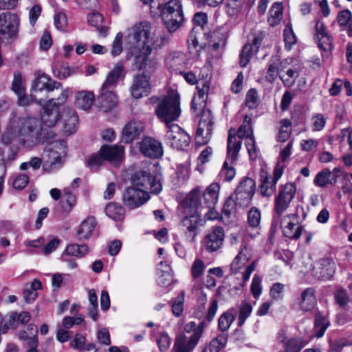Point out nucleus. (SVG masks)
I'll use <instances>...</instances> for the list:
<instances>
[{
    "instance_id": "423d86ee",
    "label": "nucleus",
    "mask_w": 352,
    "mask_h": 352,
    "mask_svg": "<svg viewBox=\"0 0 352 352\" xmlns=\"http://www.w3.org/2000/svg\"><path fill=\"white\" fill-rule=\"evenodd\" d=\"M296 192L294 183H287L279 188L278 195L274 201V212L280 217L289 207Z\"/></svg>"
},
{
    "instance_id": "ddd939ff",
    "label": "nucleus",
    "mask_w": 352,
    "mask_h": 352,
    "mask_svg": "<svg viewBox=\"0 0 352 352\" xmlns=\"http://www.w3.org/2000/svg\"><path fill=\"white\" fill-rule=\"evenodd\" d=\"M19 19L17 14L4 12L0 14V34L6 38H12L18 32Z\"/></svg>"
},
{
    "instance_id": "13d9d810",
    "label": "nucleus",
    "mask_w": 352,
    "mask_h": 352,
    "mask_svg": "<svg viewBox=\"0 0 352 352\" xmlns=\"http://www.w3.org/2000/svg\"><path fill=\"white\" fill-rule=\"evenodd\" d=\"M16 96L18 98L17 103L19 106H28L33 101H36L40 104L41 103V100H37L36 94L32 91H31V94L30 96H28L25 91L22 92V94H17Z\"/></svg>"
},
{
    "instance_id": "f8f14e48",
    "label": "nucleus",
    "mask_w": 352,
    "mask_h": 352,
    "mask_svg": "<svg viewBox=\"0 0 352 352\" xmlns=\"http://www.w3.org/2000/svg\"><path fill=\"white\" fill-rule=\"evenodd\" d=\"M283 170L276 167L273 175L262 171L260 175L259 192L263 196L270 197L276 190V186L278 179L281 177Z\"/></svg>"
},
{
    "instance_id": "4468645a",
    "label": "nucleus",
    "mask_w": 352,
    "mask_h": 352,
    "mask_svg": "<svg viewBox=\"0 0 352 352\" xmlns=\"http://www.w3.org/2000/svg\"><path fill=\"white\" fill-rule=\"evenodd\" d=\"M336 263L330 258H323L319 260L312 268L311 274L318 280H327L335 274Z\"/></svg>"
},
{
    "instance_id": "f03ea898",
    "label": "nucleus",
    "mask_w": 352,
    "mask_h": 352,
    "mask_svg": "<svg viewBox=\"0 0 352 352\" xmlns=\"http://www.w3.org/2000/svg\"><path fill=\"white\" fill-rule=\"evenodd\" d=\"M15 125L20 144L26 146H34L44 140L47 141L54 135V133H49L42 126L41 121L34 117L19 118Z\"/></svg>"
},
{
    "instance_id": "aec40b11",
    "label": "nucleus",
    "mask_w": 352,
    "mask_h": 352,
    "mask_svg": "<svg viewBox=\"0 0 352 352\" xmlns=\"http://www.w3.org/2000/svg\"><path fill=\"white\" fill-rule=\"evenodd\" d=\"M60 118L59 108L56 105L54 100H50L43 107L41 113V123L48 128L54 126Z\"/></svg>"
},
{
    "instance_id": "0e129e2a",
    "label": "nucleus",
    "mask_w": 352,
    "mask_h": 352,
    "mask_svg": "<svg viewBox=\"0 0 352 352\" xmlns=\"http://www.w3.org/2000/svg\"><path fill=\"white\" fill-rule=\"evenodd\" d=\"M54 25L58 30H65L67 26V19L65 13L59 12L54 16Z\"/></svg>"
},
{
    "instance_id": "c03bdc74",
    "label": "nucleus",
    "mask_w": 352,
    "mask_h": 352,
    "mask_svg": "<svg viewBox=\"0 0 352 352\" xmlns=\"http://www.w3.org/2000/svg\"><path fill=\"white\" fill-rule=\"evenodd\" d=\"M280 128L277 136L279 142H285L291 136L292 134V122L288 119H282L280 121Z\"/></svg>"
},
{
    "instance_id": "79ce46f5",
    "label": "nucleus",
    "mask_w": 352,
    "mask_h": 352,
    "mask_svg": "<svg viewBox=\"0 0 352 352\" xmlns=\"http://www.w3.org/2000/svg\"><path fill=\"white\" fill-rule=\"evenodd\" d=\"M283 5L280 3H274L270 10L268 22L271 26L277 25L283 18Z\"/></svg>"
},
{
    "instance_id": "ea45409f",
    "label": "nucleus",
    "mask_w": 352,
    "mask_h": 352,
    "mask_svg": "<svg viewBox=\"0 0 352 352\" xmlns=\"http://www.w3.org/2000/svg\"><path fill=\"white\" fill-rule=\"evenodd\" d=\"M63 131L66 134L70 135L76 131L78 123V116L74 111L69 109L66 116H63Z\"/></svg>"
},
{
    "instance_id": "412c9836",
    "label": "nucleus",
    "mask_w": 352,
    "mask_h": 352,
    "mask_svg": "<svg viewBox=\"0 0 352 352\" xmlns=\"http://www.w3.org/2000/svg\"><path fill=\"white\" fill-rule=\"evenodd\" d=\"M291 59L286 58L280 60L278 56H273L269 64L266 78L268 81H274L277 76H280L289 67Z\"/></svg>"
},
{
    "instance_id": "37998d69",
    "label": "nucleus",
    "mask_w": 352,
    "mask_h": 352,
    "mask_svg": "<svg viewBox=\"0 0 352 352\" xmlns=\"http://www.w3.org/2000/svg\"><path fill=\"white\" fill-rule=\"evenodd\" d=\"M185 63V58L183 53L175 52L170 53L166 60L167 67L170 69L177 70L179 66Z\"/></svg>"
},
{
    "instance_id": "c85d7f7f",
    "label": "nucleus",
    "mask_w": 352,
    "mask_h": 352,
    "mask_svg": "<svg viewBox=\"0 0 352 352\" xmlns=\"http://www.w3.org/2000/svg\"><path fill=\"white\" fill-rule=\"evenodd\" d=\"M144 129L143 124L137 120L127 123L122 129V140L124 143H130L138 138Z\"/></svg>"
},
{
    "instance_id": "680f3d73",
    "label": "nucleus",
    "mask_w": 352,
    "mask_h": 352,
    "mask_svg": "<svg viewBox=\"0 0 352 352\" xmlns=\"http://www.w3.org/2000/svg\"><path fill=\"white\" fill-rule=\"evenodd\" d=\"M12 89L16 95L22 94V92L25 91V88L23 85L22 76L19 72H15L14 74Z\"/></svg>"
},
{
    "instance_id": "3c124183",
    "label": "nucleus",
    "mask_w": 352,
    "mask_h": 352,
    "mask_svg": "<svg viewBox=\"0 0 352 352\" xmlns=\"http://www.w3.org/2000/svg\"><path fill=\"white\" fill-rule=\"evenodd\" d=\"M333 296L336 303L343 309H345L350 302V297L343 288L335 291Z\"/></svg>"
},
{
    "instance_id": "de8ad7c7",
    "label": "nucleus",
    "mask_w": 352,
    "mask_h": 352,
    "mask_svg": "<svg viewBox=\"0 0 352 352\" xmlns=\"http://www.w3.org/2000/svg\"><path fill=\"white\" fill-rule=\"evenodd\" d=\"M235 320V315L231 310L223 313L219 318V328L222 331H227Z\"/></svg>"
},
{
    "instance_id": "c9c22d12",
    "label": "nucleus",
    "mask_w": 352,
    "mask_h": 352,
    "mask_svg": "<svg viewBox=\"0 0 352 352\" xmlns=\"http://www.w3.org/2000/svg\"><path fill=\"white\" fill-rule=\"evenodd\" d=\"M220 186L217 183L211 184L205 190L203 196L206 207H214L217 202Z\"/></svg>"
},
{
    "instance_id": "a18cd8bd",
    "label": "nucleus",
    "mask_w": 352,
    "mask_h": 352,
    "mask_svg": "<svg viewBox=\"0 0 352 352\" xmlns=\"http://www.w3.org/2000/svg\"><path fill=\"white\" fill-rule=\"evenodd\" d=\"M88 252L89 248L85 244H70L65 249V254L80 258L84 256Z\"/></svg>"
},
{
    "instance_id": "7c9ffc66",
    "label": "nucleus",
    "mask_w": 352,
    "mask_h": 352,
    "mask_svg": "<svg viewBox=\"0 0 352 352\" xmlns=\"http://www.w3.org/2000/svg\"><path fill=\"white\" fill-rule=\"evenodd\" d=\"M284 221L287 225L283 228V234L289 239H297L302 234V227L298 226L297 217L295 214H289L284 217Z\"/></svg>"
},
{
    "instance_id": "4c0bfd02",
    "label": "nucleus",
    "mask_w": 352,
    "mask_h": 352,
    "mask_svg": "<svg viewBox=\"0 0 352 352\" xmlns=\"http://www.w3.org/2000/svg\"><path fill=\"white\" fill-rule=\"evenodd\" d=\"M337 181V176L328 169L319 172L315 179L314 184L319 187H324L327 184H334Z\"/></svg>"
},
{
    "instance_id": "f257e3e1",
    "label": "nucleus",
    "mask_w": 352,
    "mask_h": 352,
    "mask_svg": "<svg viewBox=\"0 0 352 352\" xmlns=\"http://www.w3.org/2000/svg\"><path fill=\"white\" fill-rule=\"evenodd\" d=\"M151 30V23L142 21L130 28L125 38L126 47L132 55L140 52L135 57L136 67L143 71L142 74H147L149 78L158 66L157 59L150 56L152 47L156 42L150 38Z\"/></svg>"
},
{
    "instance_id": "e2e57ef3",
    "label": "nucleus",
    "mask_w": 352,
    "mask_h": 352,
    "mask_svg": "<svg viewBox=\"0 0 352 352\" xmlns=\"http://www.w3.org/2000/svg\"><path fill=\"white\" fill-rule=\"evenodd\" d=\"M167 270H161L162 274L158 278V283L162 287L169 285L173 281V276L170 272L169 265H166Z\"/></svg>"
},
{
    "instance_id": "5701e85b",
    "label": "nucleus",
    "mask_w": 352,
    "mask_h": 352,
    "mask_svg": "<svg viewBox=\"0 0 352 352\" xmlns=\"http://www.w3.org/2000/svg\"><path fill=\"white\" fill-rule=\"evenodd\" d=\"M66 155V144L64 141L55 143L50 151V169L52 170L59 168Z\"/></svg>"
},
{
    "instance_id": "39448f33",
    "label": "nucleus",
    "mask_w": 352,
    "mask_h": 352,
    "mask_svg": "<svg viewBox=\"0 0 352 352\" xmlns=\"http://www.w3.org/2000/svg\"><path fill=\"white\" fill-rule=\"evenodd\" d=\"M148 170H140L135 173L132 177L133 186L144 190L148 193L157 194L162 190V185L151 172Z\"/></svg>"
},
{
    "instance_id": "c756f323",
    "label": "nucleus",
    "mask_w": 352,
    "mask_h": 352,
    "mask_svg": "<svg viewBox=\"0 0 352 352\" xmlns=\"http://www.w3.org/2000/svg\"><path fill=\"white\" fill-rule=\"evenodd\" d=\"M95 100L94 92L87 90H81L76 92L74 96L75 106L84 111L91 109Z\"/></svg>"
},
{
    "instance_id": "bf43d9fd",
    "label": "nucleus",
    "mask_w": 352,
    "mask_h": 352,
    "mask_svg": "<svg viewBox=\"0 0 352 352\" xmlns=\"http://www.w3.org/2000/svg\"><path fill=\"white\" fill-rule=\"evenodd\" d=\"M122 38L121 32H118L115 37L111 50V54L114 57L119 56L122 52Z\"/></svg>"
},
{
    "instance_id": "a878e982",
    "label": "nucleus",
    "mask_w": 352,
    "mask_h": 352,
    "mask_svg": "<svg viewBox=\"0 0 352 352\" xmlns=\"http://www.w3.org/2000/svg\"><path fill=\"white\" fill-rule=\"evenodd\" d=\"M317 304L316 291L313 287L305 289L298 299L300 309L303 312L311 311Z\"/></svg>"
},
{
    "instance_id": "6e6552de",
    "label": "nucleus",
    "mask_w": 352,
    "mask_h": 352,
    "mask_svg": "<svg viewBox=\"0 0 352 352\" xmlns=\"http://www.w3.org/2000/svg\"><path fill=\"white\" fill-rule=\"evenodd\" d=\"M255 186V182L250 177L242 180L233 195L236 204L241 206H248L254 195Z\"/></svg>"
},
{
    "instance_id": "69168bd1",
    "label": "nucleus",
    "mask_w": 352,
    "mask_h": 352,
    "mask_svg": "<svg viewBox=\"0 0 352 352\" xmlns=\"http://www.w3.org/2000/svg\"><path fill=\"white\" fill-rule=\"evenodd\" d=\"M246 105L250 109H254L258 105V95L257 91L254 89H251L248 91L246 95Z\"/></svg>"
},
{
    "instance_id": "473e14b6",
    "label": "nucleus",
    "mask_w": 352,
    "mask_h": 352,
    "mask_svg": "<svg viewBox=\"0 0 352 352\" xmlns=\"http://www.w3.org/2000/svg\"><path fill=\"white\" fill-rule=\"evenodd\" d=\"M210 82L208 80H199L197 86V92L192 101V109L197 110L205 106V95L209 90Z\"/></svg>"
},
{
    "instance_id": "6e6d98bb",
    "label": "nucleus",
    "mask_w": 352,
    "mask_h": 352,
    "mask_svg": "<svg viewBox=\"0 0 352 352\" xmlns=\"http://www.w3.org/2000/svg\"><path fill=\"white\" fill-rule=\"evenodd\" d=\"M228 337L226 334H220L210 343L209 350L210 352H219L224 347L227 342Z\"/></svg>"
},
{
    "instance_id": "2f4dec72",
    "label": "nucleus",
    "mask_w": 352,
    "mask_h": 352,
    "mask_svg": "<svg viewBox=\"0 0 352 352\" xmlns=\"http://www.w3.org/2000/svg\"><path fill=\"white\" fill-rule=\"evenodd\" d=\"M96 225V218L93 216L88 217L79 226L76 233L77 238L80 241L89 239L92 236Z\"/></svg>"
},
{
    "instance_id": "b1692460",
    "label": "nucleus",
    "mask_w": 352,
    "mask_h": 352,
    "mask_svg": "<svg viewBox=\"0 0 352 352\" xmlns=\"http://www.w3.org/2000/svg\"><path fill=\"white\" fill-rule=\"evenodd\" d=\"M100 154L104 160L117 164L124 157V148L122 146L105 144L100 148Z\"/></svg>"
},
{
    "instance_id": "4d7b16f0",
    "label": "nucleus",
    "mask_w": 352,
    "mask_h": 352,
    "mask_svg": "<svg viewBox=\"0 0 352 352\" xmlns=\"http://www.w3.org/2000/svg\"><path fill=\"white\" fill-rule=\"evenodd\" d=\"M304 346L303 341L299 338L289 339L285 343V351L287 352H300Z\"/></svg>"
},
{
    "instance_id": "cd10ccee",
    "label": "nucleus",
    "mask_w": 352,
    "mask_h": 352,
    "mask_svg": "<svg viewBox=\"0 0 352 352\" xmlns=\"http://www.w3.org/2000/svg\"><path fill=\"white\" fill-rule=\"evenodd\" d=\"M242 140L236 136V131L231 128L228 131L227 156L228 159L233 163L237 160L238 153L241 148Z\"/></svg>"
},
{
    "instance_id": "7ed1b4c3",
    "label": "nucleus",
    "mask_w": 352,
    "mask_h": 352,
    "mask_svg": "<svg viewBox=\"0 0 352 352\" xmlns=\"http://www.w3.org/2000/svg\"><path fill=\"white\" fill-rule=\"evenodd\" d=\"M179 96L177 93L171 91L159 101L155 113L157 118L165 122L166 126L176 120L181 114Z\"/></svg>"
},
{
    "instance_id": "58836bf2",
    "label": "nucleus",
    "mask_w": 352,
    "mask_h": 352,
    "mask_svg": "<svg viewBox=\"0 0 352 352\" xmlns=\"http://www.w3.org/2000/svg\"><path fill=\"white\" fill-rule=\"evenodd\" d=\"M88 23L96 27L99 32L100 36L105 37L108 34V28L102 25L103 21V16L98 12L89 13L87 15Z\"/></svg>"
},
{
    "instance_id": "dca6fc26",
    "label": "nucleus",
    "mask_w": 352,
    "mask_h": 352,
    "mask_svg": "<svg viewBox=\"0 0 352 352\" xmlns=\"http://www.w3.org/2000/svg\"><path fill=\"white\" fill-rule=\"evenodd\" d=\"M201 336V329H197L190 337L184 333L179 334L174 344L175 352H192Z\"/></svg>"
},
{
    "instance_id": "9d476101",
    "label": "nucleus",
    "mask_w": 352,
    "mask_h": 352,
    "mask_svg": "<svg viewBox=\"0 0 352 352\" xmlns=\"http://www.w3.org/2000/svg\"><path fill=\"white\" fill-rule=\"evenodd\" d=\"M167 127L166 137L172 147L184 150L188 146L190 138L179 125L171 124Z\"/></svg>"
},
{
    "instance_id": "e433bc0d",
    "label": "nucleus",
    "mask_w": 352,
    "mask_h": 352,
    "mask_svg": "<svg viewBox=\"0 0 352 352\" xmlns=\"http://www.w3.org/2000/svg\"><path fill=\"white\" fill-rule=\"evenodd\" d=\"M106 214L115 221L122 220L125 215L124 208L115 202L109 203L104 209Z\"/></svg>"
},
{
    "instance_id": "6ab92c4d",
    "label": "nucleus",
    "mask_w": 352,
    "mask_h": 352,
    "mask_svg": "<svg viewBox=\"0 0 352 352\" xmlns=\"http://www.w3.org/2000/svg\"><path fill=\"white\" fill-rule=\"evenodd\" d=\"M149 76L147 74H139L134 77L131 87V93L133 98H140L146 96L151 91Z\"/></svg>"
},
{
    "instance_id": "9b49d317",
    "label": "nucleus",
    "mask_w": 352,
    "mask_h": 352,
    "mask_svg": "<svg viewBox=\"0 0 352 352\" xmlns=\"http://www.w3.org/2000/svg\"><path fill=\"white\" fill-rule=\"evenodd\" d=\"M224 239L223 228L221 226H214L204 236L202 244L207 252H214L223 246Z\"/></svg>"
},
{
    "instance_id": "603ef678",
    "label": "nucleus",
    "mask_w": 352,
    "mask_h": 352,
    "mask_svg": "<svg viewBox=\"0 0 352 352\" xmlns=\"http://www.w3.org/2000/svg\"><path fill=\"white\" fill-rule=\"evenodd\" d=\"M245 0H226V12L230 16L236 15L243 8Z\"/></svg>"
},
{
    "instance_id": "09e8293b",
    "label": "nucleus",
    "mask_w": 352,
    "mask_h": 352,
    "mask_svg": "<svg viewBox=\"0 0 352 352\" xmlns=\"http://www.w3.org/2000/svg\"><path fill=\"white\" fill-rule=\"evenodd\" d=\"M328 325L329 322L321 312H318L315 316V327L318 329L316 335L318 338H320L324 335Z\"/></svg>"
},
{
    "instance_id": "72a5a7b5",
    "label": "nucleus",
    "mask_w": 352,
    "mask_h": 352,
    "mask_svg": "<svg viewBox=\"0 0 352 352\" xmlns=\"http://www.w3.org/2000/svg\"><path fill=\"white\" fill-rule=\"evenodd\" d=\"M201 191L199 188H195L191 190L186 197L183 200L182 205L186 210H194L202 209L204 206L201 201Z\"/></svg>"
},
{
    "instance_id": "4be33fe9",
    "label": "nucleus",
    "mask_w": 352,
    "mask_h": 352,
    "mask_svg": "<svg viewBox=\"0 0 352 352\" xmlns=\"http://www.w3.org/2000/svg\"><path fill=\"white\" fill-rule=\"evenodd\" d=\"M98 103L101 111L109 112L117 105V96L113 89L102 87L98 96Z\"/></svg>"
},
{
    "instance_id": "49530a36",
    "label": "nucleus",
    "mask_w": 352,
    "mask_h": 352,
    "mask_svg": "<svg viewBox=\"0 0 352 352\" xmlns=\"http://www.w3.org/2000/svg\"><path fill=\"white\" fill-rule=\"evenodd\" d=\"M252 118L250 116L245 115L243 120V123L239 127L236 132V136L241 140H243L248 133L253 132L251 125Z\"/></svg>"
},
{
    "instance_id": "8fccbe9b",
    "label": "nucleus",
    "mask_w": 352,
    "mask_h": 352,
    "mask_svg": "<svg viewBox=\"0 0 352 352\" xmlns=\"http://www.w3.org/2000/svg\"><path fill=\"white\" fill-rule=\"evenodd\" d=\"M252 311V305L247 300H243L239 307V326H242L245 320L250 316Z\"/></svg>"
},
{
    "instance_id": "5fc2aeb1",
    "label": "nucleus",
    "mask_w": 352,
    "mask_h": 352,
    "mask_svg": "<svg viewBox=\"0 0 352 352\" xmlns=\"http://www.w3.org/2000/svg\"><path fill=\"white\" fill-rule=\"evenodd\" d=\"M185 298V292L182 291L179 293L177 298L174 300L172 305L173 314L179 317L182 315L184 311V302Z\"/></svg>"
},
{
    "instance_id": "393cba45",
    "label": "nucleus",
    "mask_w": 352,
    "mask_h": 352,
    "mask_svg": "<svg viewBox=\"0 0 352 352\" xmlns=\"http://www.w3.org/2000/svg\"><path fill=\"white\" fill-rule=\"evenodd\" d=\"M189 213L184 217L182 223L190 234H192V238L195 239L197 235V230L199 226H203L204 221L201 219V214L198 210H190Z\"/></svg>"
},
{
    "instance_id": "774afa93",
    "label": "nucleus",
    "mask_w": 352,
    "mask_h": 352,
    "mask_svg": "<svg viewBox=\"0 0 352 352\" xmlns=\"http://www.w3.org/2000/svg\"><path fill=\"white\" fill-rule=\"evenodd\" d=\"M204 268L205 265L204 262L200 259H196L191 267V273L193 278H199L203 274Z\"/></svg>"
},
{
    "instance_id": "864d4df0",
    "label": "nucleus",
    "mask_w": 352,
    "mask_h": 352,
    "mask_svg": "<svg viewBox=\"0 0 352 352\" xmlns=\"http://www.w3.org/2000/svg\"><path fill=\"white\" fill-rule=\"evenodd\" d=\"M260 223L261 212L257 208L253 207L248 213V223L250 227L257 229L260 228Z\"/></svg>"
},
{
    "instance_id": "20e7f679",
    "label": "nucleus",
    "mask_w": 352,
    "mask_h": 352,
    "mask_svg": "<svg viewBox=\"0 0 352 352\" xmlns=\"http://www.w3.org/2000/svg\"><path fill=\"white\" fill-rule=\"evenodd\" d=\"M161 16L170 33L176 31L184 21L182 5L179 0H170L163 7Z\"/></svg>"
},
{
    "instance_id": "f704fd0d",
    "label": "nucleus",
    "mask_w": 352,
    "mask_h": 352,
    "mask_svg": "<svg viewBox=\"0 0 352 352\" xmlns=\"http://www.w3.org/2000/svg\"><path fill=\"white\" fill-rule=\"evenodd\" d=\"M124 65L122 62L117 63L113 69L107 74L106 80L103 82L102 87L113 89L115 84L120 78H123L124 75Z\"/></svg>"
},
{
    "instance_id": "f3484780",
    "label": "nucleus",
    "mask_w": 352,
    "mask_h": 352,
    "mask_svg": "<svg viewBox=\"0 0 352 352\" xmlns=\"http://www.w3.org/2000/svg\"><path fill=\"white\" fill-rule=\"evenodd\" d=\"M264 37L265 34L259 32L254 36L252 43H246L243 47L239 55V64L242 67H245L252 56L258 51Z\"/></svg>"
},
{
    "instance_id": "338daca9",
    "label": "nucleus",
    "mask_w": 352,
    "mask_h": 352,
    "mask_svg": "<svg viewBox=\"0 0 352 352\" xmlns=\"http://www.w3.org/2000/svg\"><path fill=\"white\" fill-rule=\"evenodd\" d=\"M318 47L324 51H330L332 49V38L329 34L322 36L316 39Z\"/></svg>"
},
{
    "instance_id": "0eeeda50",
    "label": "nucleus",
    "mask_w": 352,
    "mask_h": 352,
    "mask_svg": "<svg viewBox=\"0 0 352 352\" xmlns=\"http://www.w3.org/2000/svg\"><path fill=\"white\" fill-rule=\"evenodd\" d=\"M213 118L209 109L202 111L201 120L196 133V141L199 144H206L211 138L213 130Z\"/></svg>"
},
{
    "instance_id": "bb28decb",
    "label": "nucleus",
    "mask_w": 352,
    "mask_h": 352,
    "mask_svg": "<svg viewBox=\"0 0 352 352\" xmlns=\"http://www.w3.org/2000/svg\"><path fill=\"white\" fill-rule=\"evenodd\" d=\"M253 256L252 248L245 244L239 254L231 263L230 270L232 273L236 274L252 258Z\"/></svg>"
},
{
    "instance_id": "1a4fd4ad",
    "label": "nucleus",
    "mask_w": 352,
    "mask_h": 352,
    "mask_svg": "<svg viewBox=\"0 0 352 352\" xmlns=\"http://www.w3.org/2000/svg\"><path fill=\"white\" fill-rule=\"evenodd\" d=\"M150 197L144 190L132 186L126 188L122 195V201L126 207L135 209L144 204Z\"/></svg>"
},
{
    "instance_id": "2eb2a0df",
    "label": "nucleus",
    "mask_w": 352,
    "mask_h": 352,
    "mask_svg": "<svg viewBox=\"0 0 352 352\" xmlns=\"http://www.w3.org/2000/svg\"><path fill=\"white\" fill-rule=\"evenodd\" d=\"M140 153L151 159L160 158L164 153L162 143L151 137H145L140 142Z\"/></svg>"
},
{
    "instance_id": "a19ab883",
    "label": "nucleus",
    "mask_w": 352,
    "mask_h": 352,
    "mask_svg": "<svg viewBox=\"0 0 352 352\" xmlns=\"http://www.w3.org/2000/svg\"><path fill=\"white\" fill-rule=\"evenodd\" d=\"M1 142L4 145L17 144L20 143L17 134V129L15 124L8 126L1 138Z\"/></svg>"
},
{
    "instance_id": "a211bd4d",
    "label": "nucleus",
    "mask_w": 352,
    "mask_h": 352,
    "mask_svg": "<svg viewBox=\"0 0 352 352\" xmlns=\"http://www.w3.org/2000/svg\"><path fill=\"white\" fill-rule=\"evenodd\" d=\"M61 84L58 82L52 80L45 73L40 71L35 73V79L32 82L31 91L36 94L46 90L47 92L52 91L55 89H58Z\"/></svg>"
},
{
    "instance_id": "052dcab7",
    "label": "nucleus",
    "mask_w": 352,
    "mask_h": 352,
    "mask_svg": "<svg viewBox=\"0 0 352 352\" xmlns=\"http://www.w3.org/2000/svg\"><path fill=\"white\" fill-rule=\"evenodd\" d=\"M53 74L59 79H65L72 75L71 69L67 65L56 66L53 68Z\"/></svg>"
}]
</instances>
